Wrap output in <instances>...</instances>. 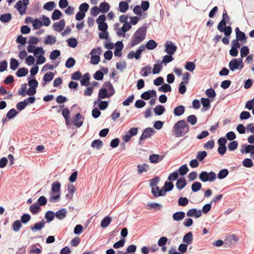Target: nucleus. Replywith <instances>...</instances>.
Returning <instances> with one entry per match:
<instances>
[{"label":"nucleus","mask_w":254,"mask_h":254,"mask_svg":"<svg viewBox=\"0 0 254 254\" xmlns=\"http://www.w3.org/2000/svg\"><path fill=\"white\" fill-rule=\"evenodd\" d=\"M156 133L155 130L152 127H147L144 129L139 139V144H141V141L151 137Z\"/></svg>","instance_id":"obj_9"},{"label":"nucleus","mask_w":254,"mask_h":254,"mask_svg":"<svg viewBox=\"0 0 254 254\" xmlns=\"http://www.w3.org/2000/svg\"><path fill=\"white\" fill-rule=\"evenodd\" d=\"M230 18L227 13L225 9H224L221 21L217 25V29L221 32H224L225 36H230L232 32V27L230 26H226L227 22H229Z\"/></svg>","instance_id":"obj_2"},{"label":"nucleus","mask_w":254,"mask_h":254,"mask_svg":"<svg viewBox=\"0 0 254 254\" xmlns=\"http://www.w3.org/2000/svg\"><path fill=\"white\" fill-rule=\"evenodd\" d=\"M156 92L154 90H149L141 94V98L144 100H148L152 97H156Z\"/></svg>","instance_id":"obj_12"},{"label":"nucleus","mask_w":254,"mask_h":254,"mask_svg":"<svg viewBox=\"0 0 254 254\" xmlns=\"http://www.w3.org/2000/svg\"><path fill=\"white\" fill-rule=\"evenodd\" d=\"M163 158L164 155L153 154L149 156V160L150 163L153 164H156L161 162L163 159Z\"/></svg>","instance_id":"obj_17"},{"label":"nucleus","mask_w":254,"mask_h":254,"mask_svg":"<svg viewBox=\"0 0 254 254\" xmlns=\"http://www.w3.org/2000/svg\"><path fill=\"white\" fill-rule=\"evenodd\" d=\"M61 55V52L59 50H54L50 53V59L52 60H56Z\"/></svg>","instance_id":"obj_61"},{"label":"nucleus","mask_w":254,"mask_h":254,"mask_svg":"<svg viewBox=\"0 0 254 254\" xmlns=\"http://www.w3.org/2000/svg\"><path fill=\"white\" fill-rule=\"evenodd\" d=\"M243 59L241 58H234L232 59L228 64V66L231 71L236 70H241L244 67Z\"/></svg>","instance_id":"obj_6"},{"label":"nucleus","mask_w":254,"mask_h":254,"mask_svg":"<svg viewBox=\"0 0 254 254\" xmlns=\"http://www.w3.org/2000/svg\"><path fill=\"white\" fill-rule=\"evenodd\" d=\"M32 23L33 29L35 30L40 29L42 26V22L37 18L33 20Z\"/></svg>","instance_id":"obj_62"},{"label":"nucleus","mask_w":254,"mask_h":254,"mask_svg":"<svg viewBox=\"0 0 254 254\" xmlns=\"http://www.w3.org/2000/svg\"><path fill=\"white\" fill-rule=\"evenodd\" d=\"M80 80V84L82 86H87L90 84V75L88 72L85 73Z\"/></svg>","instance_id":"obj_21"},{"label":"nucleus","mask_w":254,"mask_h":254,"mask_svg":"<svg viewBox=\"0 0 254 254\" xmlns=\"http://www.w3.org/2000/svg\"><path fill=\"white\" fill-rule=\"evenodd\" d=\"M129 5L127 2L121 1L119 3V10L122 13H125L128 10Z\"/></svg>","instance_id":"obj_26"},{"label":"nucleus","mask_w":254,"mask_h":254,"mask_svg":"<svg viewBox=\"0 0 254 254\" xmlns=\"http://www.w3.org/2000/svg\"><path fill=\"white\" fill-rule=\"evenodd\" d=\"M11 19L12 15L10 13L1 14L0 16V21L3 23H8Z\"/></svg>","instance_id":"obj_37"},{"label":"nucleus","mask_w":254,"mask_h":254,"mask_svg":"<svg viewBox=\"0 0 254 254\" xmlns=\"http://www.w3.org/2000/svg\"><path fill=\"white\" fill-rule=\"evenodd\" d=\"M187 184V182L184 177H181L177 180L176 187L179 190H181L184 188Z\"/></svg>","instance_id":"obj_19"},{"label":"nucleus","mask_w":254,"mask_h":254,"mask_svg":"<svg viewBox=\"0 0 254 254\" xmlns=\"http://www.w3.org/2000/svg\"><path fill=\"white\" fill-rule=\"evenodd\" d=\"M167 191H168L167 190L164 189V187L162 188V189H159V190L157 193L155 192V191H154V189H151V192L153 194V196L155 197L165 196Z\"/></svg>","instance_id":"obj_39"},{"label":"nucleus","mask_w":254,"mask_h":254,"mask_svg":"<svg viewBox=\"0 0 254 254\" xmlns=\"http://www.w3.org/2000/svg\"><path fill=\"white\" fill-rule=\"evenodd\" d=\"M197 118L194 115H191L189 116L187 118V121L191 125H195L197 123Z\"/></svg>","instance_id":"obj_59"},{"label":"nucleus","mask_w":254,"mask_h":254,"mask_svg":"<svg viewBox=\"0 0 254 254\" xmlns=\"http://www.w3.org/2000/svg\"><path fill=\"white\" fill-rule=\"evenodd\" d=\"M229 174V171L227 169H223L219 171L217 178L220 180L225 178Z\"/></svg>","instance_id":"obj_46"},{"label":"nucleus","mask_w":254,"mask_h":254,"mask_svg":"<svg viewBox=\"0 0 254 254\" xmlns=\"http://www.w3.org/2000/svg\"><path fill=\"white\" fill-rule=\"evenodd\" d=\"M56 6L54 1H49L44 4L43 8L48 11H52Z\"/></svg>","instance_id":"obj_53"},{"label":"nucleus","mask_w":254,"mask_h":254,"mask_svg":"<svg viewBox=\"0 0 254 254\" xmlns=\"http://www.w3.org/2000/svg\"><path fill=\"white\" fill-rule=\"evenodd\" d=\"M185 111V107L183 105H179L174 109L173 113L175 116H181Z\"/></svg>","instance_id":"obj_24"},{"label":"nucleus","mask_w":254,"mask_h":254,"mask_svg":"<svg viewBox=\"0 0 254 254\" xmlns=\"http://www.w3.org/2000/svg\"><path fill=\"white\" fill-rule=\"evenodd\" d=\"M186 214L188 217H194L195 218H198L201 216V210H198L196 208H191L187 211Z\"/></svg>","instance_id":"obj_14"},{"label":"nucleus","mask_w":254,"mask_h":254,"mask_svg":"<svg viewBox=\"0 0 254 254\" xmlns=\"http://www.w3.org/2000/svg\"><path fill=\"white\" fill-rule=\"evenodd\" d=\"M193 240V235L192 232H189L186 233L183 239V242L188 245L192 243Z\"/></svg>","instance_id":"obj_23"},{"label":"nucleus","mask_w":254,"mask_h":254,"mask_svg":"<svg viewBox=\"0 0 254 254\" xmlns=\"http://www.w3.org/2000/svg\"><path fill=\"white\" fill-rule=\"evenodd\" d=\"M45 225V222L44 219L41 221L36 223L34 225L31 227V230L33 232H35L37 231H40L44 228Z\"/></svg>","instance_id":"obj_18"},{"label":"nucleus","mask_w":254,"mask_h":254,"mask_svg":"<svg viewBox=\"0 0 254 254\" xmlns=\"http://www.w3.org/2000/svg\"><path fill=\"white\" fill-rule=\"evenodd\" d=\"M67 210L65 208H62L58 210L56 213L55 215L56 218L59 220H63L66 216Z\"/></svg>","instance_id":"obj_22"},{"label":"nucleus","mask_w":254,"mask_h":254,"mask_svg":"<svg viewBox=\"0 0 254 254\" xmlns=\"http://www.w3.org/2000/svg\"><path fill=\"white\" fill-rule=\"evenodd\" d=\"M205 94L210 98H214L216 96L215 90L212 88L207 89L205 91Z\"/></svg>","instance_id":"obj_64"},{"label":"nucleus","mask_w":254,"mask_h":254,"mask_svg":"<svg viewBox=\"0 0 254 254\" xmlns=\"http://www.w3.org/2000/svg\"><path fill=\"white\" fill-rule=\"evenodd\" d=\"M137 172L139 174H142L143 173H145L148 171L149 169V165L146 163H143L141 165H138L137 166Z\"/></svg>","instance_id":"obj_28"},{"label":"nucleus","mask_w":254,"mask_h":254,"mask_svg":"<svg viewBox=\"0 0 254 254\" xmlns=\"http://www.w3.org/2000/svg\"><path fill=\"white\" fill-rule=\"evenodd\" d=\"M97 104L98 105L99 109L103 111L108 108L109 102L107 101H102L100 100Z\"/></svg>","instance_id":"obj_54"},{"label":"nucleus","mask_w":254,"mask_h":254,"mask_svg":"<svg viewBox=\"0 0 254 254\" xmlns=\"http://www.w3.org/2000/svg\"><path fill=\"white\" fill-rule=\"evenodd\" d=\"M164 47L165 48V52L168 55H174L177 50V46L172 41H167Z\"/></svg>","instance_id":"obj_10"},{"label":"nucleus","mask_w":254,"mask_h":254,"mask_svg":"<svg viewBox=\"0 0 254 254\" xmlns=\"http://www.w3.org/2000/svg\"><path fill=\"white\" fill-rule=\"evenodd\" d=\"M41 208L38 203H34L29 207V210L32 214L35 215L38 214L41 210Z\"/></svg>","instance_id":"obj_27"},{"label":"nucleus","mask_w":254,"mask_h":254,"mask_svg":"<svg viewBox=\"0 0 254 254\" xmlns=\"http://www.w3.org/2000/svg\"><path fill=\"white\" fill-rule=\"evenodd\" d=\"M44 41L46 45H52L54 43H55L56 41V38L55 36L49 35L45 37V39Z\"/></svg>","instance_id":"obj_43"},{"label":"nucleus","mask_w":254,"mask_h":254,"mask_svg":"<svg viewBox=\"0 0 254 254\" xmlns=\"http://www.w3.org/2000/svg\"><path fill=\"white\" fill-rule=\"evenodd\" d=\"M65 22L64 19H61L53 25L54 29L57 32L62 31L65 27Z\"/></svg>","instance_id":"obj_16"},{"label":"nucleus","mask_w":254,"mask_h":254,"mask_svg":"<svg viewBox=\"0 0 254 254\" xmlns=\"http://www.w3.org/2000/svg\"><path fill=\"white\" fill-rule=\"evenodd\" d=\"M19 65V63L14 58H11L10 60V68L12 70H15Z\"/></svg>","instance_id":"obj_44"},{"label":"nucleus","mask_w":254,"mask_h":254,"mask_svg":"<svg viewBox=\"0 0 254 254\" xmlns=\"http://www.w3.org/2000/svg\"><path fill=\"white\" fill-rule=\"evenodd\" d=\"M18 114V112L14 108H12L6 113V118L9 120L12 119L16 117Z\"/></svg>","instance_id":"obj_47"},{"label":"nucleus","mask_w":254,"mask_h":254,"mask_svg":"<svg viewBox=\"0 0 254 254\" xmlns=\"http://www.w3.org/2000/svg\"><path fill=\"white\" fill-rule=\"evenodd\" d=\"M82 118V116L79 113L76 114L73 120V124L77 127H81L83 125V121H79Z\"/></svg>","instance_id":"obj_20"},{"label":"nucleus","mask_w":254,"mask_h":254,"mask_svg":"<svg viewBox=\"0 0 254 254\" xmlns=\"http://www.w3.org/2000/svg\"><path fill=\"white\" fill-rule=\"evenodd\" d=\"M147 29V28L146 26H142L136 30L131 39V47H133L135 45L139 44L145 39Z\"/></svg>","instance_id":"obj_4"},{"label":"nucleus","mask_w":254,"mask_h":254,"mask_svg":"<svg viewBox=\"0 0 254 254\" xmlns=\"http://www.w3.org/2000/svg\"><path fill=\"white\" fill-rule=\"evenodd\" d=\"M66 42L68 46L72 48H75L78 44L77 41L75 38H70L66 40Z\"/></svg>","instance_id":"obj_55"},{"label":"nucleus","mask_w":254,"mask_h":254,"mask_svg":"<svg viewBox=\"0 0 254 254\" xmlns=\"http://www.w3.org/2000/svg\"><path fill=\"white\" fill-rule=\"evenodd\" d=\"M165 112V108L164 106L158 105L154 108V112L156 115L161 116Z\"/></svg>","instance_id":"obj_35"},{"label":"nucleus","mask_w":254,"mask_h":254,"mask_svg":"<svg viewBox=\"0 0 254 254\" xmlns=\"http://www.w3.org/2000/svg\"><path fill=\"white\" fill-rule=\"evenodd\" d=\"M110 5L107 2H103L100 4L99 9L101 13H107L110 10Z\"/></svg>","instance_id":"obj_30"},{"label":"nucleus","mask_w":254,"mask_h":254,"mask_svg":"<svg viewBox=\"0 0 254 254\" xmlns=\"http://www.w3.org/2000/svg\"><path fill=\"white\" fill-rule=\"evenodd\" d=\"M189 171V168L187 164H184L181 166L177 171H178V174L182 176L185 175Z\"/></svg>","instance_id":"obj_42"},{"label":"nucleus","mask_w":254,"mask_h":254,"mask_svg":"<svg viewBox=\"0 0 254 254\" xmlns=\"http://www.w3.org/2000/svg\"><path fill=\"white\" fill-rule=\"evenodd\" d=\"M27 39L21 35H19L17 37L16 42L17 43L21 44L22 46H25L27 43Z\"/></svg>","instance_id":"obj_63"},{"label":"nucleus","mask_w":254,"mask_h":254,"mask_svg":"<svg viewBox=\"0 0 254 254\" xmlns=\"http://www.w3.org/2000/svg\"><path fill=\"white\" fill-rule=\"evenodd\" d=\"M55 217H56L55 213L52 210L47 211L45 215V218L48 223L52 221L54 219Z\"/></svg>","instance_id":"obj_31"},{"label":"nucleus","mask_w":254,"mask_h":254,"mask_svg":"<svg viewBox=\"0 0 254 254\" xmlns=\"http://www.w3.org/2000/svg\"><path fill=\"white\" fill-rule=\"evenodd\" d=\"M171 90L172 88L170 85L165 83H164L162 85L158 88V91L159 92H163L164 93L171 92Z\"/></svg>","instance_id":"obj_40"},{"label":"nucleus","mask_w":254,"mask_h":254,"mask_svg":"<svg viewBox=\"0 0 254 254\" xmlns=\"http://www.w3.org/2000/svg\"><path fill=\"white\" fill-rule=\"evenodd\" d=\"M61 184L59 182H54L52 184L51 191L49 193V201L51 202H58L61 196Z\"/></svg>","instance_id":"obj_5"},{"label":"nucleus","mask_w":254,"mask_h":254,"mask_svg":"<svg viewBox=\"0 0 254 254\" xmlns=\"http://www.w3.org/2000/svg\"><path fill=\"white\" fill-rule=\"evenodd\" d=\"M111 221L112 218L109 216H107L101 220L100 226L102 228H105L108 226Z\"/></svg>","instance_id":"obj_34"},{"label":"nucleus","mask_w":254,"mask_h":254,"mask_svg":"<svg viewBox=\"0 0 254 254\" xmlns=\"http://www.w3.org/2000/svg\"><path fill=\"white\" fill-rule=\"evenodd\" d=\"M109 98V93L108 92L107 88L102 87L99 91L98 99L93 103L94 106L97 105V103L100 101V100Z\"/></svg>","instance_id":"obj_11"},{"label":"nucleus","mask_w":254,"mask_h":254,"mask_svg":"<svg viewBox=\"0 0 254 254\" xmlns=\"http://www.w3.org/2000/svg\"><path fill=\"white\" fill-rule=\"evenodd\" d=\"M199 178L202 182H212L216 180V175L213 171L207 172L203 171L199 174Z\"/></svg>","instance_id":"obj_7"},{"label":"nucleus","mask_w":254,"mask_h":254,"mask_svg":"<svg viewBox=\"0 0 254 254\" xmlns=\"http://www.w3.org/2000/svg\"><path fill=\"white\" fill-rule=\"evenodd\" d=\"M242 147L241 152L242 154L251 153V155H253L254 153V145L253 144H244L242 145Z\"/></svg>","instance_id":"obj_13"},{"label":"nucleus","mask_w":254,"mask_h":254,"mask_svg":"<svg viewBox=\"0 0 254 254\" xmlns=\"http://www.w3.org/2000/svg\"><path fill=\"white\" fill-rule=\"evenodd\" d=\"M157 46V43L154 40H149L145 45H141L134 52L133 51H130L127 55L128 59L135 58L136 60H139L140 58L141 53L145 50L146 49L149 50L155 49Z\"/></svg>","instance_id":"obj_1"},{"label":"nucleus","mask_w":254,"mask_h":254,"mask_svg":"<svg viewBox=\"0 0 254 254\" xmlns=\"http://www.w3.org/2000/svg\"><path fill=\"white\" fill-rule=\"evenodd\" d=\"M185 213L184 211H177L173 214V219L175 221H180L182 220L185 217Z\"/></svg>","instance_id":"obj_25"},{"label":"nucleus","mask_w":254,"mask_h":254,"mask_svg":"<svg viewBox=\"0 0 254 254\" xmlns=\"http://www.w3.org/2000/svg\"><path fill=\"white\" fill-rule=\"evenodd\" d=\"M189 202L188 198L186 197H180L178 200L179 206H185Z\"/></svg>","instance_id":"obj_56"},{"label":"nucleus","mask_w":254,"mask_h":254,"mask_svg":"<svg viewBox=\"0 0 254 254\" xmlns=\"http://www.w3.org/2000/svg\"><path fill=\"white\" fill-rule=\"evenodd\" d=\"M238 146V142L237 141L233 140L228 145V150L230 151L236 150Z\"/></svg>","instance_id":"obj_60"},{"label":"nucleus","mask_w":254,"mask_h":254,"mask_svg":"<svg viewBox=\"0 0 254 254\" xmlns=\"http://www.w3.org/2000/svg\"><path fill=\"white\" fill-rule=\"evenodd\" d=\"M212 100H210L208 98H201L200 102L202 105L203 108L201 109L202 112H206L210 109V102Z\"/></svg>","instance_id":"obj_15"},{"label":"nucleus","mask_w":254,"mask_h":254,"mask_svg":"<svg viewBox=\"0 0 254 254\" xmlns=\"http://www.w3.org/2000/svg\"><path fill=\"white\" fill-rule=\"evenodd\" d=\"M29 4V0H18L14 5V8L19 12L21 15L25 13L27 6Z\"/></svg>","instance_id":"obj_8"},{"label":"nucleus","mask_w":254,"mask_h":254,"mask_svg":"<svg viewBox=\"0 0 254 254\" xmlns=\"http://www.w3.org/2000/svg\"><path fill=\"white\" fill-rule=\"evenodd\" d=\"M236 37V40L239 41L242 43L245 44L247 42L248 37L243 31L237 34Z\"/></svg>","instance_id":"obj_32"},{"label":"nucleus","mask_w":254,"mask_h":254,"mask_svg":"<svg viewBox=\"0 0 254 254\" xmlns=\"http://www.w3.org/2000/svg\"><path fill=\"white\" fill-rule=\"evenodd\" d=\"M22 226V223L19 220H16L13 222L11 228L14 232H17L20 230Z\"/></svg>","instance_id":"obj_36"},{"label":"nucleus","mask_w":254,"mask_h":254,"mask_svg":"<svg viewBox=\"0 0 254 254\" xmlns=\"http://www.w3.org/2000/svg\"><path fill=\"white\" fill-rule=\"evenodd\" d=\"M185 68L186 70L192 72L195 68V64L194 62H187L185 65Z\"/></svg>","instance_id":"obj_50"},{"label":"nucleus","mask_w":254,"mask_h":254,"mask_svg":"<svg viewBox=\"0 0 254 254\" xmlns=\"http://www.w3.org/2000/svg\"><path fill=\"white\" fill-rule=\"evenodd\" d=\"M28 85L30 87L37 88L38 86V82L35 77H29L28 78Z\"/></svg>","instance_id":"obj_58"},{"label":"nucleus","mask_w":254,"mask_h":254,"mask_svg":"<svg viewBox=\"0 0 254 254\" xmlns=\"http://www.w3.org/2000/svg\"><path fill=\"white\" fill-rule=\"evenodd\" d=\"M103 86H107L109 90L110 91V93H109V95L110 98L112 96L114 95V94L115 93V89L114 88L113 85L110 82H109V81L105 82L104 83Z\"/></svg>","instance_id":"obj_52"},{"label":"nucleus","mask_w":254,"mask_h":254,"mask_svg":"<svg viewBox=\"0 0 254 254\" xmlns=\"http://www.w3.org/2000/svg\"><path fill=\"white\" fill-rule=\"evenodd\" d=\"M173 129L175 136L179 137L188 133L190 129V127L185 120H181L175 123Z\"/></svg>","instance_id":"obj_3"},{"label":"nucleus","mask_w":254,"mask_h":254,"mask_svg":"<svg viewBox=\"0 0 254 254\" xmlns=\"http://www.w3.org/2000/svg\"><path fill=\"white\" fill-rule=\"evenodd\" d=\"M250 53V49L247 46H243L240 50L241 58L243 59L248 55Z\"/></svg>","instance_id":"obj_51"},{"label":"nucleus","mask_w":254,"mask_h":254,"mask_svg":"<svg viewBox=\"0 0 254 254\" xmlns=\"http://www.w3.org/2000/svg\"><path fill=\"white\" fill-rule=\"evenodd\" d=\"M201 184L199 182H195L191 185V190L193 192H196L199 191L201 188Z\"/></svg>","instance_id":"obj_57"},{"label":"nucleus","mask_w":254,"mask_h":254,"mask_svg":"<svg viewBox=\"0 0 254 254\" xmlns=\"http://www.w3.org/2000/svg\"><path fill=\"white\" fill-rule=\"evenodd\" d=\"M103 145V142L99 139L93 140L91 144L92 147L96 148L97 150H100Z\"/></svg>","instance_id":"obj_41"},{"label":"nucleus","mask_w":254,"mask_h":254,"mask_svg":"<svg viewBox=\"0 0 254 254\" xmlns=\"http://www.w3.org/2000/svg\"><path fill=\"white\" fill-rule=\"evenodd\" d=\"M62 15L63 13L60 10L56 9L53 12L51 18L53 20H57L61 18Z\"/></svg>","instance_id":"obj_48"},{"label":"nucleus","mask_w":254,"mask_h":254,"mask_svg":"<svg viewBox=\"0 0 254 254\" xmlns=\"http://www.w3.org/2000/svg\"><path fill=\"white\" fill-rule=\"evenodd\" d=\"M54 74L52 72H49L45 73L44 75L43 80L45 82H42V85L44 86L46 82H50L53 79Z\"/></svg>","instance_id":"obj_29"},{"label":"nucleus","mask_w":254,"mask_h":254,"mask_svg":"<svg viewBox=\"0 0 254 254\" xmlns=\"http://www.w3.org/2000/svg\"><path fill=\"white\" fill-rule=\"evenodd\" d=\"M151 71V67L150 66L147 65L141 68L140 74L143 77L147 76L150 73Z\"/></svg>","instance_id":"obj_33"},{"label":"nucleus","mask_w":254,"mask_h":254,"mask_svg":"<svg viewBox=\"0 0 254 254\" xmlns=\"http://www.w3.org/2000/svg\"><path fill=\"white\" fill-rule=\"evenodd\" d=\"M31 219V215L28 213H24L20 217L19 220L22 224H27Z\"/></svg>","instance_id":"obj_49"},{"label":"nucleus","mask_w":254,"mask_h":254,"mask_svg":"<svg viewBox=\"0 0 254 254\" xmlns=\"http://www.w3.org/2000/svg\"><path fill=\"white\" fill-rule=\"evenodd\" d=\"M28 73V69L26 67H21L18 69L16 75L18 77L25 76Z\"/></svg>","instance_id":"obj_38"},{"label":"nucleus","mask_w":254,"mask_h":254,"mask_svg":"<svg viewBox=\"0 0 254 254\" xmlns=\"http://www.w3.org/2000/svg\"><path fill=\"white\" fill-rule=\"evenodd\" d=\"M75 60L72 57H69L66 60L65 66L67 68H70L75 64Z\"/></svg>","instance_id":"obj_45"}]
</instances>
